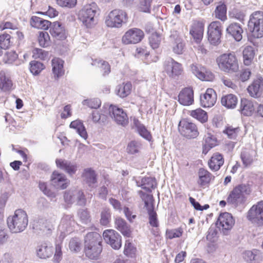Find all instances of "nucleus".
<instances>
[{
    "label": "nucleus",
    "mask_w": 263,
    "mask_h": 263,
    "mask_svg": "<svg viewBox=\"0 0 263 263\" xmlns=\"http://www.w3.org/2000/svg\"><path fill=\"white\" fill-rule=\"evenodd\" d=\"M102 238L100 234L96 232L88 233L85 237L84 252L90 259H99L102 251Z\"/></svg>",
    "instance_id": "obj_1"
},
{
    "label": "nucleus",
    "mask_w": 263,
    "mask_h": 263,
    "mask_svg": "<svg viewBox=\"0 0 263 263\" xmlns=\"http://www.w3.org/2000/svg\"><path fill=\"white\" fill-rule=\"evenodd\" d=\"M8 227L13 233L24 231L28 224V218L26 212L22 210H16L13 216H10L7 220Z\"/></svg>",
    "instance_id": "obj_2"
},
{
    "label": "nucleus",
    "mask_w": 263,
    "mask_h": 263,
    "mask_svg": "<svg viewBox=\"0 0 263 263\" xmlns=\"http://www.w3.org/2000/svg\"><path fill=\"white\" fill-rule=\"evenodd\" d=\"M251 192L249 184H241L236 186L227 197L228 204L235 208L243 205L246 201V196L249 195Z\"/></svg>",
    "instance_id": "obj_3"
},
{
    "label": "nucleus",
    "mask_w": 263,
    "mask_h": 263,
    "mask_svg": "<svg viewBox=\"0 0 263 263\" xmlns=\"http://www.w3.org/2000/svg\"><path fill=\"white\" fill-rule=\"evenodd\" d=\"M126 12L121 9H114L105 17V24L109 28H119L127 22Z\"/></svg>",
    "instance_id": "obj_4"
},
{
    "label": "nucleus",
    "mask_w": 263,
    "mask_h": 263,
    "mask_svg": "<svg viewBox=\"0 0 263 263\" xmlns=\"http://www.w3.org/2000/svg\"><path fill=\"white\" fill-rule=\"evenodd\" d=\"M216 62L219 69L225 72L233 73L238 69V64L237 59L232 53H224L216 59Z\"/></svg>",
    "instance_id": "obj_5"
},
{
    "label": "nucleus",
    "mask_w": 263,
    "mask_h": 263,
    "mask_svg": "<svg viewBox=\"0 0 263 263\" xmlns=\"http://www.w3.org/2000/svg\"><path fill=\"white\" fill-rule=\"evenodd\" d=\"M248 26L254 37H263V12L256 11L250 15Z\"/></svg>",
    "instance_id": "obj_6"
},
{
    "label": "nucleus",
    "mask_w": 263,
    "mask_h": 263,
    "mask_svg": "<svg viewBox=\"0 0 263 263\" xmlns=\"http://www.w3.org/2000/svg\"><path fill=\"white\" fill-rule=\"evenodd\" d=\"M97 7L95 3L87 5L80 10L78 14L79 20L87 28H90L95 25V16Z\"/></svg>",
    "instance_id": "obj_7"
},
{
    "label": "nucleus",
    "mask_w": 263,
    "mask_h": 263,
    "mask_svg": "<svg viewBox=\"0 0 263 263\" xmlns=\"http://www.w3.org/2000/svg\"><path fill=\"white\" fill-rule=\"evenodd\" d=\"M247 218L254 225L263 226V200L258 201L249 209Z\"/></svg>",
    "instance_id": "obj_8"
},
{
    "label": "nucleus",
    "mask_w": 263,
    "mask_h": 263,
    "mask_svg": "<svg viewBox=\"0 0 263 263\" xmlns=\"http://www.w3.org/2000/svg\"><path fill=\"white\" fill-rule=\"evenodd\" d=\"M222 25L219 21H214L208 28V39L211 44L216 46L221 42Z\"/></svg>",
    "instance_id": "obj_9"
},
{
    "label": "nucleus",
    "mask_w": 263,
    "mask_h": 263,
    "mask_svg": "<svg viewBox=\"0 0 263 263\" xmlns=\"http://www.w3.org/2000/svg\"><path fill=\"white\" fill-rule=\"evenodd\" d=\"M235 224V220L231 214L221 213L216 222V225L224 235H228Z\"/></svg>",
    "instance_id": "obj_10"
},
{
    "label": "nucleus",
    "mask_w": 263,
    "mask_h": 263,
    "mask_svg": "<svg viewBox=\"0 0 263 263\" xmlns=\"http://www.w3.org/2000/svg\"><path fill=\"white\" fill-rule=\"evenodd\" d=\"M179 130L183 136L189 139L195 138L199 135L196 125L186 119L179 122Z\"/></svg>",
    "instance_id": "obj_11"
},
{
    "label": "nucleus",
    "mask_w": 263,
    "mask_h": 263,
    "mask_svg": "<svg viewBox=\"0 0 263 263\" xmlns=\"http://www.w3.org/2000/svg\"><path fill=\"white\" fill-rule=\"evenodd\" d=\"M108 111L110 117L118 124L124 126L128 124V117L123 109L117 106L110 105L108 108Z\"/></svg>",
    "instance_id": "obj_12"
},
{
    "label": "nucleus",
    "mask_w": 263,
    "mask_h": 263,
    "mask_svg": "<svg viewBox=\"0 0 263 263\" xmlns=\"http://www.w3.org/2000/svg\"><path fill=\"white\" fill-rule=\"evenodd\" d=\"M103 236L105 242L115 250H119L122 246L121 235L113 230H106L104 231Z\"/></svg>",
    "instance_id": "obj_13"
},
{
    "label": "nucleus",
    "mask_w": 263,
    "mask_h": 263,
    "mask_svg": "<svg viewBox=\"0 0 263 263\" xmlns=\"http://www.w3.org/2000/svg\"><path fill=\"white\" fill-rule=\"evenodd\" d=\"M144 35L142 30L134 28L129 29L125 33L122 37V41L123 43L126 45L137 44L142 40Z\"/></svg>",
    "instance_id": "obj_14"
},
{
    "label": "nucleus",
    "mask_w": 263,
    "mask_h": 263,
    "mask_svg": "<svg viewBox=\"0 0 263 263\" xmlns=\"http://www.w3.org/2000/svg\"><path fill=\"white\" fill-rule=\"evenodd\" d=\"M74 225L75 221L72 216L64 215L59 226V230L61 232L60 238L63 239L67 235L70 234L74 230Z\"/></svg>",
    "instance_id": "obj_15"
},
{
    "label": "nucleus",
    "mask_w": 263,
    "mask_h": 263,
    "mask_svg": "<svg viewBox=\"0 0 263 263\" xmlns=\"http://www.w3.org/2000/svg\"><path fill=\"white\" fill-rule=\"evenodd\" d=\"M192 73L202 81H211L214 78V74L200 65L192 64L191 66Z\"/></svg>",
    "instance_id": "obj_16"
},
{
    "label": "nucleus",
    "mask_w": 263,
    "mask_h": 263,
    "mask_svg": "<svg viewBox=\"0 0 263 263\" xmlns=\"http://www.w3.org/2000/svg\"><path fill=\"white\" fill-rule=\"evenodd\" d=\"M51 184L57 189H65L69 184L65 175L57 171H54L50 179Z\"/></svg>",
    "instance_id": "obj_17"
},
{
    "label": "nucleus",
    "mask_w": 263,
    "mask_h": 263,
    "mask_svg": "<svg viewBox=\"0 0 263 263\" xmlns=\"http://www.w3.org/2000/svg\"><path fill=\"white\" fill-rule=\"evenodd\" d=\"M165 70L170 77L178 76L181 74V65L172 58H168L165 62Z\"/></svg>",
    "instance_id": "obj_18"
},
{
    "label": "nucleus",
    "mask_w": 263,
    "mask_h": 263,
    "mask_svg": "<svg viewBox=\"0 0 263 263\" xmlns=\"http://www.w3.org/2000/svg\"><path fill=\"white\" fill-rule=\"evenodd\" d=\"M216 94L212 88H208L205 92L200 96V103L203 107H211L216 101Z\"/></svg>",
    "instance_id": "obj_19"
},
{
    "label": "nucleus",
    "mask_w": 263,
    "mask_h": 263,
    "mask_svg": "<svg viewBox=\"0 0 263 263\" xmlns=\"http://www.w3.org/2000/svg\"><path fill=\"white\" fill-rule=\"evenodd\" d=\"M179 102L184 105L189 106L194 102V91L191 87L183 89L178 95Z\"/></svg>",
    "instance_id": "obj_20"
},
{
    "label": "nucleus",
    "mask_w": 263,
    "mask_h": 263,
    "mask_svg": "<svg viewBox=\"0 0 263 263\" xmlns=\"http://www.w3.org/2000/svg\"><path fill=\"white\" fill-rule=\"evenodd\" d=\"M226 32L236 41L239 42L242 39L243 30L242 26L238 23H232L227 28Z\"/></svg>",
    "instance_id": "obj_21"
},
{
    "label": "nucleus",
    "mask_w": 263,
    "mask_h": 263,
    "mask_svg": "<svg viewBox=\"0 0 263 263\" xmlns=\"http://www.w3.org/2000/svg\"><path fill=\"white\" fill-rule=\"evenodd\" d=\"M55 163L57 167L64 171L70 176L74 175L77 171V165L70 161L62 159H57Z\"/></svg>",
    "instance_id": "obj_22"
},
{
    "label": "nucleus",
    "mask_w": 263,
    "mask_h": 263,
    "mask_svg": "<svg viewBox=\"0 0 263 263\" xmlns=\"http://www.w3.org/2000/svg\"><path fill=\"white\" fill-rule=\"evenodd\" d=\"M247 89L251 97H259L263 91V79L259 77L254 80L252 83L248 86Z\"/></svg>",
    "instance_id": "obj_23"
},
{
    "label": "nucleus",
    "mask_w": 263,
    "mask_h": 263,
    "mask_svg": "<svg viewBox=\"0 0 263 263\" xmlns=\"http://www.w3.org/2000/svg\"><path fill=\"white\" fill-rule=\"evenodd\" d=\"M50 27V33L54 38L59 40L66 38L65 30L61 23L54 22L51 23Z\"/></svg>",
    "instance_id": "obj_24"
},
{
    "label": "nucleus",
    "mask_w": 263,
    "mask_h": 263,
    "mask_svg": "<svg viewBox=\"0 0 263 263\" xmlns=\"http://www.w3.org/2000/svg\"><path fill=\"white\" fill-rule=\"evenodd\" d=\"M136 184L147 192H151L152 189L156 187L157 182L155 178L144 177L141 180H136Z\"/></svg>",
    "instance_id": "obj_25"
},
{
    "label": "nucleus",
    "mask_w": 263,
    "mask_h": 263,
    "mask_svg": "<svg viewBox=\"0 0 263 263\" xmlns=\"http://www.w3.org/2000/svg\"><path fill=\"white\" fill-rule=\"evenodd\" d=\"M204 31V25L203 23L197 22L192 26L190 33L195 40L196 42L199 43L202 39Z\"/></svg>",
    "instance_id": "obj_26"
},
{
    "label": "nucleus",
    "mask_w": 263,
    "mask_h": 263,
    "mask_svg": "<svg viewBox=\"0 0 263 263\" xmlns=\"http://www.w3.org/2000/svg\"><path fill=\"white\" fill-rule=\"evenodd\" d=\"M13 83L9 74L5 71L0 72V89L4 91H9L12 89Z\"/></svg>",
    "instance_id": "obj_27"
},
{
    "label": "nucleus",
    "mask_w": 263,
    "mask_h": 263,
    "mask_svg": "<svg viewBox=\"0 0 263 263\" xmlns=\"http://www.w3.org/2000/svg\"><path fill=\"white\" fill-rule=\"evenodd\" d=\"M37 256L41 259L50 257L53 254L52 248L46 242L39 245L36 249Z\"/></svg>",
    "instance_id": "obj_28"
},
{
    "label": "nucleus",
    "mask_w": 263,
    "mask_h": 263,
    "mask_svg": "<svg viewBox=\"0 0 263 263\" xmlns=\"http://www.w3.org/2000/svg\"><path fill=\"white\" fill-rule=\"evenodd\" d=\"M224 159L223 156L219 153H215L208 162L210 169L212 171H218L223 164Z\"/></svg>",
    "instance_id": "obj_29"
},
{
    "label": "nucleus",
    "mask_w": 263,
    "mask_h": 263,
    "mask_svg": "<svg viewBox=\"0 0 263 263\" xmlns=\"http://www.w3.org/2000/svg\"><path fill=\"white\" fill-rule=\"evenodd\" d=\"M115 224L116 229L120 231L124 236L126 237L130 236L131 231L130 226L124 219L121 217L116 218Z\"/></svg>",
    "instance_id": "obj_30"
},
{
    "label": "nucleus",
    "mask_w": 263,
    "mask_h": 263,
    "mask_svg": "<svg viewBox=\"0 0 263 263\" xmlns=\"http://www.w3.org/2000/svg\"><path fill=\"white\" fill-rule=\"evenodd\" d=\"M239 110L241 114L245 116H251L254 110L253 103L246 99H242Z\"/></svg>",
    "instance_id": "obj_31"
},
{
    "label": "nucleus",
    "mask_w": 263,
    "mask_h": 263,
    "mask_svg": "<svg viewBox=\"0 0 263 263\" xmlns=\"http://www.w3.org/2000/svg\"><path fill=\"white\" fill-rule=\"evenodd\" d=\"M30 24L33 27L47 30L51 25V23L38 16H33L31 18Z\"/></svg>",
    "instance_id": "obj_32"
},
{
    "label": "nucleus",
    "mask_w": 263,
    "mask_h": 263,
    "mask_svg": "<svg viewBox=\"0 0 263 263\" xmlns=\"http://www.w3.org/2000/svg\"><path fill=\"white\" fill-rule=\"evenodd\" d=\"M64 61L59 58L52 60V72L55 79H58L64 73L63 69Z\"/></svg>",
    "instance_id": "obj_33"
},
{
    "label": "nucleus",
    "mask_w": 263,
    "mask_h": 263,
    "mask_svg": "<svg viewBox=\"0 0 263 263\" xmlns=\"http://www.w3.org/2000/svg\"><path fill=\"white\" fill-rule=\"evenodd\" d=\"M70 127L74 129L77 133L84 140L88 138V134L86 128L83 122L79 120L72 121L69 125Z\"/></svg>",
    "instance_id": "obj_34"
},
{
    "label": "nucleus",
    "mask_w": 263,
    "mask_h": 263,
    "mask_svg": "<svg viewBox=\"0 0 263 263\" xmlns=\"http://www.w3.org/2000/svg\"><path fill=\"white\" fill-rule=\"evenodd\" d=\"M105 113V111L103 110H93L91 113L92 120L95 123L105 125L108 122V117Z\"/></svg>",
    "instance_id": "obj_35"
},
{
    "label": "nucleus",
    "mask_w": 263,
    "mask_h": 263,
    "mask_svg": "<svg viewBox=\"0 0 263 263\" xmlns=\"http://www.w3.org/2000/svg\"><path fill=\"white\" fill-rule=\"evenodd\" d=\"M132 87L130 82L123 83L117 86L116 91L118 96L123 98L130 93Z\"/></svg>",
    "instance_id": "obj_36"
},
{
    "label": "nucleus",
    "mask_w": 263,
    "mask_h": 263,
    "mask_svg": "<svg viewBox=\"0 0 263 263\" xmlns=\"http://www.w3.org/2000/svg\"><path fill=\"white\" fill-rule=\"evenodd\" d=\"M199 181L198 183L201 186H204L210 183L214 176L207 170L203 168H200L198 171Z\"/></svg>",
    "instance_id": "obj_37"
},
{
    "label": "nucleus",
    "mask_w": 263,
    "mask_h": 263,
    "mask_svg": "<svg viewBox=\"0 0 263 263\" xmlns=\"http://www.w3.org/2000/svg\"><path fill=\"white\" fill-rule=\"evenodd\" d=\"M111 220V212L108 207H103L100 210V223L104 226H108Z\"/></svg>",
    "instance_id": "obj_38"
},
{
    "label": "nucleus",
    "mask_w": 263,
    "mask_h": 263,
    "mask_svg": "<svg viewBox=\"0 0 263 263\" xmlns=\"http://www.w3.org/2000/svg\"><path fill=\"white\" fill-rule=\"evenodd\" d=\"M237 98L236 96L229 94L221 98V104L228 108H234L237 103Z\"/></svg>",
    "instance_id": "obj_39"
},
{
    "label": "nucleus",
    "mask_w": 263,
    "mask_h": 263,
    "mask_svg": "<svg viewBox=\"0 0 263 263\" xmlns=\"http://www.w3.org/2000/svg\"><path fill=\"white\" fill-rule=\"evenodd\" d=\"M190 115L201 123H204L208 120L206 112L200 108L190 111Z\"/></svg>",
    "instance_id": "obj_40"
},
{
    "label": "nucleus",
    "mask_w": 263,
    "mask_h": 263,
    "mask_svg": "<svg viewBox=\"0 0 263 263\" xmlns=\"http://www.w3.org/2000/svg\"><path fill=\"white\" fill-rule=\"evenodd\" d=\"M255 54L254 48L248 46L243 50V62L246 65H249L252 62Z\"/></svg>",
    "instance_id": "obj_41"
},
{
    "label": "nucleus",
    "mask_w": 263,
    "mask_h": 263,
    "mask_svg": "<svg viewBox=\"0 0 263 263\" xmlns=\"http://www.w3.org/2000/svg\"><path fill=\"white\" fill-rule=\"evenodd\" d=\"M227 11L226 5L224 3L219 4L215 10V17L221 21H225L227 19Z\"/></svg>",
    "instance_id": "obj_42"
},
{
    "label": "nucleus",
    "mask_w": 263,
    "mask_h": 263,
    "mask_svg": "<svg viewBox=\"0 0 263 263\" xmlns=\"http://www.w3.org/2000/svg\"><path fill=\"white\" fill-rule=\"evenodd\" d=\"M84 176L86 183L90 186L95 184L97 181L96 172L91 168L85 170Z\"/></svg>",
    "instance_id": "obj_43"
},
{
    "label": "nucleus",
    "mask_w": 263,
    "mask_h": 263,
    "mask_svg": "<svg viewBox=\"0 0 263 263\" xmlns=\"http://www.w3.org/2000/svg\"><path fill=\"white\" fill-rule=\"evenodd\" d=\"M147 213L149 224L154 228H158L159 224L157 218V214L154 210L153 205L151 207L147 208Z\"/></svg>",
    "instance_id": "obj_44"
},
{
    "label": "nucleus",
    "mask_w": 263,
    "mask_h": 263,
    "mask_svg": "<svg viewBox=\"0 0 263 263\" xmlns=\"http://www.w3.org/2000/svg\"><path fill=\"white\" fill-rule=\"evenodd\" d=\"M30 65V71L33 75L39 74L45 68L43 63L36 61H31Z\"/></svg>",
    "instance_id": "obj_45"
},
{
    "label": "nucleus",
    "mask_w": 263,
    "mask_h": 263,
    "mask_svg": "<svg viewBox=\"0 0 263 263\" xmlns=\"http://www.w3.org/2000/svg\"><path fill=\"white\" fill-rule=\"evenodd\" d=\"M40 223H42L40 228L43 232L48 233L54 229V220L53 219H41Z\"/></svg>",
    "instance_id": "obj_46"
},
{
    "label": "nucleus",
    "mask_w": 263,
    "mask_h": 263,
    "mask_svg": "<svg viewBox=\"0 0 263 263\" xmlns=\"http://www.w3.org/2000/svg\"><path fill=\"white\" fill-rule=\"evenodd\" d=\"M161 40L160 35L157 32L153 33L149 37V43L154 49L159 47Z\"/></svg>",
    "instance_id": "obj_47"
},
{
    "label": "nucleus",
    "mask_w": 263,
    "mask_h": 263,
    "mask_svg": "<svg viewBox=\"0 0 263 263\" xmlns=\"http://www.w3.org/2000/svg\"><path fill=\"white\" fill-rule=\"evenodd\" d=\"M82 104L91 108L97 109L101 106V102L98 98L85 99L82 101Z\"/></svg>",
    "instance_id": "obj_48"
},
{
    "label": "nucleus",
    "mask_w": 263,
    "mask_h": 263,
    "mask_svg": "<svg viewBox=\"0 0 263 263\" xmlns=\"http://www.w3.org/2000/svg\"><path fill=\"white\" fill-rule=\"evenodd\" d=\"M50 37L47 32L41 31L38 36V41L40 45L42 47H46L49 45Z\"/></svg>",
    "instance_id": "obj_49"
},
{
    "label": "nucleus",
    "mask_w": 263,
    "mask_h": 263,
    "mask_svg": "<svg viewBox=\"0 0 263 263\" xmlns=\"http://www.w3.org/2000/svg\"><path fill=\"white\" fill-rule=\"evenodd\" d=\"M92 65L98 66L102 68L104 70V74H108L110 71V68L109 64L103 60H95L91 63Z\"/></svg>",
    "instance_id": "obj_50"
},
{
    "label": "nucleus",
    "mask_w": 263,
    "mask_h": 263,
    "mask_svg": "<svg viewBox=\"0 0 263 263\" xmlns=\"http://www.w3.org/2000/svg\"><path fill=\"white\" fill-rule=\"evenodd\" d=\"M11 36L8 33L0 35V47L1 49L8 48L11 44Z\"/></svg>",
    "instance_id": "obj_51"
},
{
    "label": "nucleus",
    "mask_w": 263,
    "mask_h": 263,
    "mask_svg": "<svg viewBox=\"0 0 263 263\" xmlns=\"http://www.w3.org/2000/svg\"><path fill=\"white\" fill-rule=\"evenodd\" d=\"M136 251V248L133 246L132 243L126 241L124 246V254L128 257H133L135 256Z\"/></svg>",
    "instance_id": "obj_52"
},
{
    "label": "nucleus",
    "mask_w": 263,
    "mask_h": 263,
    "mask_svg": "<svg viewBox=\"0 0 263 263\" xmlns=\"http://www.w3.org/2000/svg\"><path fill=\"white\" fill-rule=\"evenodd\" d=\"M239 131L238 127H233L231 126H227L223 130V133L226 134L230 139H234L237 136Z\"/></svg>",
    "instance_id": "obj_53"
},
{
    "label": "nucleus",
    "mask_w": 263,
    "mask_h": 263,
    "mask_svg": "<svg viewBox=\"0 0 263 263\" xmlns=\"http://www.w3.org/2000/svg\"><path fill=\"white\" fill-rule=\"evenodd\" d=\"M240 157L245 166L251 165L253 162V159L252 156L250 155L249 152L247 151L241 152Z\"/></svg>",
    "instance_id": "obj_54"
},
{
    "label": "nucleus",
    "mask_w": 263,
    "mask_h": 263,
    "mask_svg": "<svg viewBox=\"0 0 263 263\" xmlns=\"http://www.w3.org/2000/svg\"><path fill=\"white\" fill-rule=\"evenodd\" d=\"M141 144L137 141H132L129 142L127 147V152L130 154H135L139 152Z\"/></svg>",
    "instance_id": "obj_55"
},
{
    "label": "nucleus",
    "mask_w": 263,
    "mask_h": 263,
    "mask_svg": "<svg viewBox=\"0 0 263 263\" xmlns=\"http://www.w3.org/2000/svg\"><path fill=\"white\" fill-rule=\"evenodd\" d=\"M78 216L83 223H88L91 221V217L89 212L86 209L80 210L78 211Z\"/></svg>",
    "instance_id": "obj_56"
},
{
    "label": "nucleus",
    "mask_w": 263,
    "mask_h": 263,
    "mask_svg": "<svg viewBox=\"0 0 263 263\" xmlns=\"http://www.w3.org/2000/svg\"><path fill=\"white\" fill-rule=\"evenodd\" d=\"M69 248L71 252H78L81 249V242L78 238L71 239L69 243Z\"/></svg>",
    "instance_id": "obj_57"
},
{
    "label": "nucleus",
    "mask_w": 263,
    "mask_h": 263,
    "mask_svg": "<svg viewBox=\"0 0 263 263\" xmlns=\"http://www.w3.org/2000/svg\"><path fill=\"white\" fill-rule=\"evenodd\" d=\"M182 234V231L181 229L167 230L166 231V236L170 239L180 237Z\"/></svg>",
    "instance_id": "obj_58"
},
{
    "label": "nucleus",
    "mask_w": 263,
    "mask_h": 263,
    "mask_svg": "<svg viewBox=\"0 0 263 263\" xmlns=\"http://www.w3.org/2000/svg\"><path fill=\"white\" fill-rule=\"evenodd\" d=\"M79 205H84L86 202V199L84 193L80 190H75V202Z\"/></svg>",
    "instance_id": "obj_59"
},
{
    "label": "nucleus",
    "mask_w": 263,
    "mask_h": 263,
    "mask_svg": "<svg viewBox=\"0 0 263 263\" xmlns=\"http://www.w3.org/2000/svg\"><path fill=\"white\" fill-rule=\"evenodd\" d=\"M184 45L180 38H177L175 41L174 45L173 47V51L177 54H181L183 49Z\"/></svg>",
    "instance_id": "obj_60"
},
{
    "label": "nucleus",
    "mask_w": 263,
    "mask_h": 263,
    "mask_svg": "<svg viewBox=\"0 0 263 263\" xmlns=\"http://www.w3.org/2000/svg\"><path fill=\"white\" fill-rule=\"evenodd\" d=\"M204 143L207 144V145H210L214 147L217 145L216 138L210 133H208L204 136Z\"/></svg>",
    "instance_id": "obj_61"
},
{
    "label": "nucleus",
    "mask_w": 263,
    "mask_h": 263,
    "mask_svg": "<svg viewBox=\"0 0 263 263\" xmlns=\"http://www.w3.org/2000/svg\"><path fill=\"white\" fill-rule=\"evenodd\" d=\"M257 250H254L253 251H246L243 253V259L249 262L255 260L256 256Z\"/></svg>",
    "instance_id": "obj_62"
},
{
    "label": "nucleus",
    "mask_w": 263,
    "mask_h": 263,
    "mask_svg": "<svg viewBox=\"0 0 263 263\" xmlns=\"http://www.w3.org/2000/svg\"><path fill=\"white\" fill-rule=\"evenodd\" d=\"M57 4L61 7L72 8L76 3L77 0H57Z\"/></svg>",
    "instance_id": "obj_63"
},
{
    "label": "nucleus",
    "mask_w": 263,
    "mask_h": 263,
    "mask_svg": "<svg viewBox=\"0 0 263 263\" xmlns=\"http://www.w3.org/2000/svg\"><path fill=\"white\" fill-rule=\"evenodd\" d=\"M137 132L139 135L143 138L149 141H151L152 139V135L150 132L146 129L144 125L137 130Z\"/></svg>",
    "instance_id": "obj_64"
}]
</instances>
